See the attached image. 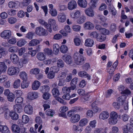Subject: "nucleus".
Returning <instances> with one entry per match:
<instances>
[{
    "instance_id": "nucleus-27",
    "label": "nucleus",
    "mask_w": 133,
    "mask_h": 133,
    "mask_svg": "<svg viewBox=\"0 0 133 133\" xmlns=\"http://www.w3.org/2000/svg\"><path fill=\"white\" fill-rule=\"evenodd\" d=\"M14 109L15 112H17L19 113L22 112L23 110L21 105L17 104H16L14 105Z\"/></svg>"
},
{
    "instance_id": "nucleus-40",
    "label": "nucleus",
    "mask_w": 133,
    "mask_h": 133,
    "mask_svg": "<svg viewBox=\"0 0 133 133\" xmlns=\"http://www.w3.org/2000/svg\"><path fill=\"white\" fill-rule=\"evenodd\" d=\"M21 81L20 79H17L14 82L13 85L15 88H17L19 87L21 84Z\"/></svg>"
},
{
    "instance_id": "nucleus-50",
    "label": "nucleus",
    "mask_w": 133,
    "mask_h": 133,
    "mask_svg": "<svg viewBox=\"0 0 133 133\" xmlns=\"http://www.w3.org/2000/svg\"><path fill=\"white\" fill-rule=\"evenodd\" d=\"M38 21L40 24L44 26L47 29L48 23L46 22H45L44 20L42 19H39Z\"/></svg>"
},
{
    "instance_id": "nucleus-18",
    "label": "nucleus",
    "mask_w": 133,
    "mask_h": 133,
    "mask_svg": "<svg viewBox=\"0 0 133 133\" xmlns=\"http://www.w3.org/2000/svg\"><path fill=\"white\" fill-rule=\"evenodd\" d=\"M97 103V102L95 101L92 103L91 105L92 110L95 113L101 111V109L98 107L96 106Z\"/></svg>"
},
{
    "instance_id": "nucleus-60",
    "label": "nucleus",
    "mask_w": 133,
    "mask_h": 133,
    "mask_svg": "<svg viewBox=\"0 0 133 133\" xmlns=\"http://www.w3.org/2000/svg\"><path fill=\"white\" fill-rule=\"evenodd\" d=\"M62 91L64 93L69 94L70 91L68 87H64L62 89Z\"/></svg>"
},
{
    "instance_id": "nucleus-37",
    "label": "nucleus",
    "mask_w": 133,
    "mask_h": 133,
    "mask_svg": "<svg viewBox=\"0 0 133 133\" xmlns=\"http://www.w3.org/2000/svg\"><path fill=\"white\" fill-rule=\"evenodd\" d=\"M80 15V11L79 10H77L74 14H71V16L72 18L76 19Z\"/></svg>"
},
{
    "instance_id": "nucleus-30",
    "label": "nucleus",
    "mask_w": 133,
    "mask_h": 133,
    "mask_svg": "<svg viewBox=\"0 0 133 133\" xmlns=\"http://www.w3.org/2000/svg\"><path fill=\"white\" fill-rule=\"evenodd\" d=\"M27 43V42L25 39L24 38L20 39L17 42V45L19 47H21L25 45Z\"/></svg>"
},
{
    "instance_id": "nucleus-34",
    "label": "nucleus",
    "mask_w": 133,
    "mask_h": 133,
    "mask_svg": "<svg viewBox=\"0 0 133 133\" xmlns=\"http://www.w3.org/2000/svg\"><path fill=\"white\" fill-rule=\"evenodd\" d=\"M0 130L3 133H9L10 132L7 127L6 126L0 125Z\"/></svg>"
},
{
    "instance_id": "nucleus-5",
    "label": "nucleus",
    "mask_w": 133,
    "mask_h": 133,
    "mask_svg": "<svg viewBox=\"0 0 133 133\" xmlns=\"http://www.w3.org/2000/svg\"><path fill=\"white\" fill-rule=\"evenodd\" d=\"M11 35V32L10 30H4L0 35L1 37L4 39H9Z\"/></svg>"
},
{
    "instance_id": "nucleus-25",
    "label": "nucleus",
    "mask_w": 133,
    "mask_h": 133,
    "mask_svg": "<svg viewBox=\"0 0 133 133\" xmlns=\"http://www.w3.org/2000/svg\"><path fill=\"white\" fill-rule=\"evenodd\" d=\"M40 83L37 81H35L32 84V88L34 90H36L38 89L40 86Z\"/></svg>"
},
{
    "instance_id": "nucleus-23",
    "label": "nucleus",
    "mask_w": 133,
    "mask_h": 133,
    "mask_svg": "<svg viewBox=\"0 0 133 133\" xmlns=\"http://www.w3.org/2000/svg\"><path fill=\"white\" fill-rule=\"evenodd\" d=\"M40 41L38 39H34L31 40L29 43V45L30 46H34L39 44Z\"/></svg>"
},
{
    "instance_id": "nucleus-53",
    "label": "nucleus",
    "mask_w": 133,
    "mask_h": 133,
    "mask_svg": "<svg viewBox=\"0 0 133 133\" xmlns=\"http://www.w3.org/2000/svg\"><path fill=\"white\" fill-rule=\"evenodd\" d=\"M98 35L99 34L96 32L93 31L90 33V36L91 38H96L97 39V38L98 36Z\"/></svg>"
},
{
    "instance_id": "nucleus-54",
    "label": "nucleus",
    "mask_w": 133,
    "mask_h": 133,
    "mask_svg": "<svg viewBox=\"0 0 133 133\" xmlns=\"http://www.w3.org/2000/svg\"><path fill=\"white\" fill-rule=\"evenodd\" d=\"M0 53L2 56H4L7 54L8 52L4 48L0 47Z\"/></svg>"
},
{
    "instance_id": "nucleus-62",
    "label": "nucleus",
    "mask_w": 133,
    "mask_h": 133,
    "mask_svg": "<svg viewBox=\"0 0 133 133\" xmlns=\"http://www.w3.org/2000/svg\"><path fill=\"white\" fill-rule=\"evenodd\" d=\"M8 21L10 24H13L16 22V19L14 17H11L8 19Z\"/></svg>"
},
{
    "instance_id": "nucleus-16",
    "label": "nucleus",
    "mask_w": 133,
    "mask_h": 133,
    "mask_svg": "<svg viewBox=\"0 0 133 133\" xmlns=\"http://www.w3.org/2000/svg\"><path fill=\"white\" fill-rule=\"evenodd\" d=\"M80 119V116L76 114L72 116L70 119V121L72 123H75L78 122Z\"/></svg>"
},
{
    "instance_id": "nucleus-21",
    "label": "nucleus",
    "mask_w": 133,
    "mask_h": 133,
    "mask_svg": "<svg viewBox=\"0 0 133 133\" xmlns=\"http://www.w3.org/2000/svg\"><path fill=\"white\" fill-rule=\"evenodd\" d=\"M125 96L124 95H122L117 99V102L119 104L122 105L125 101Z\"/></svg>"
},
{
    "instance_id": "nucleus-57",
    "label": "nucleus",
    "mask_w": 133,
    "mask_h": 133,
    "mask_svg": "<svg viewBox=\"0 0 133 133\" xmlns=\"http://www.w3.org/2000/svg\"><path fill=\"white\" fill-rule=\"evenodd\" d=\"M49 13L51 14V16L53 17L56 16L57 14V12L55 9L50 10Z\"/></svg>"
},
{
    "instance_id": "nucleus-45",
    "label": "nucleus",
    "mask_w": 133,
    "mask_h": 133,
    "mask_svg": "<svg viewBox=\"0 0 133 133\" xmlns=\"http://www.w3.org/2000/svg\"><path fill=\"white\" fill-rule=\"evenodd\" d=\"M60 50L62 53H65L68 50V48L66 45H62L60 47Z\"/></svg>"
},
{
    "instance_id": "nucleus-26",
    "label": "nucleus",
    "mask_w": 133,
    "mask_h": 133,
    "mask_svg": "<svg viewBox=\"0 0 133 133\" xmlns=\"http://www.w3.org/2000/svg\"><path fill=\"white\" fill-rule=\"evenodd\" d=\"M11 128L14 133H19L20 132V130L19 127L16 124H13Z\"/></svg>"
},
{
    "instance_id": "nucleus-56",
    "label": "nucleus",
    "mask_w": 133,
    "mask_h": 133,
    "mask_svg": "<svg viewBox=\"0 0 133 133\" xmlns=\"http://www.w3.org/2000/svg\"><path fill=\"white\" fill-rule=\"evenodd\" d=\"M8 5L10 8H14L17 6V4L14 2L11 1L9 2Z\"/></svg>"
},
{
    "instance_id": "nucleus-43",
    "label": "nucleus",
    "mask_w": 133,
    "mask_h": 133,
    "mask_svg": "<svg viewBox=\"0 0 133 133\" xmlns=\"http://www.w3.org/2000/svg\"><path fill=\"white\" fill-rule=\"evenodd\" d=\"M55 113L54 110L50 109H48L45 112V114L51 117H53Z\"/></svg>"
},
{
    "instance_id": "nucleus-39",
    "label": "nucleus",
    "mask_w": 133,
    "mask_h": 133,
    "mask_svg": "<svg viewBox=\"0 0 133 133\" xmlns=\"http://www.w3.org/2000/svg\"><path fill=\"white\" fill-rule=\"evenodd\" d=\"M52 95L55 97H58L60 95L59 90L56 88H54L52 91Z\"/></svg>"
},
{
    "instance_id": "nucleus-47",
    "label": "nucleus",
    "mask_w": 133,
    "mask_h": 133,
    "mask_svg": "<svg viewBox=\"0 0 133 133\" xmlns=\"http://www.w3.org/2000/svg\"><path fill=\"white\" fill-rule=\"evenodd\" d=\"M22 121L23 123H26L29 122V118L28 116L24 115L22 116Z\"/></svg>"
},
{
    "instance_id": "nucleus-14",
    "label": "nucleus",
    "mask_w": 133,
    "mask_h": 133,
    "mask_svg": "<svg viewBox=\"0 0 133 133\" xmlns=\"http://www.w3.org/2000/svg\"><path fill=\"white\" fill-rule=\"evenodd\" d=\"M10 59L12 62L14 64H16L18 62L19 59L18 56L15 54L13 53L10 55Z\"/></svg>"
},
{
    "instance_id": "nucleus-46",
    "label": "nucleus",
    "mask_w": 133,
    "mask_h": 133,
    "mask_svg": "<svg viewBox=\"0 0 133 133\" xmlns=\"http://www.w3.org/2000/svg\"><path fill=\"white\" fill-rule=\"evenodd\" d=\"M11 111H10L8 109L5 112L4 115V116L5 118L6 119H9L10 117Z\"/></svg>"
},
{
    "instance_id": "nucleus-64",
    "label": "nucleus",
    "mask_w": 133,
    "mask_h": 133,
    "mask_svg": "<svg viewBox=\"0 0 133 133\" xmlns=\"http://www.w3.org/2000/svg\"><path fill=\"white\" fill-rule=\"evenodd\" d=\"M45 52L49 55H51L52 54V50L49 48H46L44 49Z\"/></svg>"
},
{
    "instance_id": "nucleus-15",
    "label": "nucleus",
    "mask_w": 133,
    "mask_h": 133,
    "mask_svg": "<svg viewBox=\"0 0 133 133\" xmlns=\"http://www.w3.org/2000/svg\"><path fill=\"white\" fill-rule=\"evenodd\" d=\"M57 18L58 21L61 23L64 22L66 19V16L63 13H60L57 16Z\"/></svg>"
},
{
    "instance_id": "nucleus-28",
    "label": "nucleus",
    "mask_w": 133,
    "mask_h": 133,
    "mask_svg": "<svg viewBox=\"0 0 133 133\" xmlns=\"http://www.w3.org/2000/svg\"><path fill=\"white\" fill-rule=\"evenodd\" d=\"M106 38V35L103 34H99L97 38V40L102 42L105 40Z\"/></svg>"
},
{
    "instance_id": "nucleus-42",
    "label": "nucleus",
    "mask_w": 133,
    "mask_h": 133,
    "mask_svg": "<svg viewBox=\"0 0 133 133\" xmlns=\"http://www.w3.org/2000/svg\"><path fill=\"white\" fill-rule=\"evenodd\" d=\"M131 129V128L129 127V125L124 126L123 127V133H128V131H131L130 130Z\"/></svg>"
},
{
    "instance_id": "nucleus-6",
    "label": "nucleus",
    "mask_w": 133,
    "mask_h": 133,
    "mask_svg": "<svg viewBox=\"0 0 133 133\" xmlns=\"http://www.w3.org/2000/svg\"><path fill=\"white\" fill-rule=\"evenodd\" d=\"M62 58L67 64H70L72 62V58L70 55L65 54L63 56Z\"/></svg>"
},
{
    "instance_id": "nucleus-55",
    "label": "nucleus",
    "mask_w": 133,
    "mask_h": 133,
    "mask_svg": "<svg viewBox=\"0 0 133 133\" xmlns=\"http://www.w3.org/2000/svg\"><path fill=\"white\" fill-rule=\"evenodd\" d=\"M39 72V70L38 68L32 69L31 70L30 73L31 74H35L36 75L38 74Z\"/></svg>"
},
{
    "instance_id": "nucleus-61",
    "label": "nucleus",
    "mask_w": 133,
    "mask_h": 133,
    "mask_svg": "<svg viewBox=\"0 0 133 133\" xmlns=\"http://www.w3.org/2000/svg\"><path fill=\"white\" fill-rule=\"evenodd\" d=\"M112 104L114 108L116 109H118L120 108L121 106L122 105L118 103L117 102H114Z\"/></svg>"
},
{
    "instance_id": "nucleus-8",
    "label": "nucleus",
    "mask_w": 133,
    "mask_h": 133,
    "mask_svg": "<svg viewBox=\"0 0 133 133\" xmlns=\"http://www.w3.org/2000/svg\"><path fill=\"white\" fill-rule=\"evenodd\" d=\"M48 23L47 29L49 32H51L52 30L51 26L56 24V21L55 19L50 18L48 20Z\"/></svg>"
},
{
    "instance_id": "nucleus-41",
    "label": "nucleus",
    "mask_w": 133,
    "mask_h": 133,
    "mask_svg": "<svg viewBox=\"0 0 133 133\" xmlns=\"http://www.w3.org/2000/svg\"><path fill=\"white\" fill-rule=\"evenodd\" d=\"M7 67L4 62H0V69L2 71H5L6 70Z\"/></svg>"
},
{
    "instance_id": "nucleus-44",
    "label": "nucleus",
    "mask_w": 133,
    "mask_h": 133,
    "mask_svg": "<svg viewBox=\"0 0 133 133\" xmlns=\"http://www.w3.org/2000/svg\"><path fill=\"white\" fill-rule=\"evenodd\" d=\"M18 48L17 46H13L10 47L8 49L9 51L11 52H15L18 51Z\"/></svg>"
},
{
    "instance_id": "nucleus-36",
    "label": "nucleus",
    "mask_w": 133,
    "mask_h": 133,
    "mask_svg": "<svg viewBox=\"0 0 133 133\" xmlns=\"http://www.w3.org/2000/svg\"><path fill=\"white\" fill-rule=\"evenodd\" d=\"M10 117L11 119L13 120H16L18 118V114L15 112L11 111L10 113Z\"/></svg>"
},
{
    "instance_id": "nucleus-29",
    "label": "nucleus",
    "mask_w": 133,
    "mask_h": 133,
    "mask_svg": "<svg viewBox=\"0 0 133 133\" xmlns=\"http://www.w3.org/2000/svg\"><path fill=\"white\" fill-rule=\"evenodd\" d=\"M68 71L67 70H66L62 72L58 75L57 78V79H63L65 77Z\"/></svg>"
},
{
    "instance_id": "nucleus-31",
    "label": "nucleus",
    "mask_w": 133,
    "mask_h": 133,
    "mask_svg": "<svg viewBox=\"0 0 133 133\" xmlns=\"http://www.w3.org/2000/svg\"><path fill=\"white\" fill-rule=\"evenodd\" d=\"M78 4L81 7L85 8L87 5V3L86 0H82L80 1H77Z\"/></svg>"
},
{
    "instance_id": "nucleus-33",
    "label": "nucleus",
    "mask_w": 133,
    "mask_h": 133,
    "mask_svg": "<svg viewBox=\"0 0 133 133\" xmlns=\"http://www.w3.org/2000/svg\"><path fill=\"white\" fill-rule=\"evenodd\" d=\"M53 52L55 55H57L59 51V46L58 44H55L53 45Z\"/></svg>"
},
{
    "instance_id": "nucleus-4",
    "label": "nucleus",
    "mask_w": 133,
    "mask_h": 133,
    "mask_svg": "<svg viewBox=\"0 0 133 133\" xmlns=\"http://www.w3.org/2000/svg\"><path fill=\"white\" fill-rule=\"evenodd\" d=\"M35 32L36 34L39 36H46L47 32L45 29L41 26H39L36 28Z\"/></svg>"
},
{
    "instance_id": "nucleus-17",
    "label": "nucleus",
    "mask_w": 133,
    "mask_h": 133,
    "mask_svg": "<svg viewBox=\"0 0 133 133\" xmlns=\"http://www.w3.org/2000/svg\"><path fill=\"white\" fill-rule=\"evenodd\" d=\"M36 57L39 61H42L45 60L46 56L45 54L43 52H39L37 53Z\"/></svg>"
},
{
    "instance_id": "nucleus-32",
    "label": "nucleus",
    "mask_w": 133,
    "mask_h": 133,
    "mask_svg": "<svg viewBox=\"0 0 133 133\" xmlns=\"http://www.w3.org/2000/svg\"><path fill=\"white\" fill-rule=\"evenodd\" d=\"M88 122L87 119L84 118L81 119L79 122V125L80 127H83L87 125Z\"/></svg>"
},
{
    "instance_id": "nucleus-35",
    "label": "nucleus",
    "mask_w": 133,
    "mask_h": 133,
    "mask_svg": "<svg viewBox=\"0 0 133 133\" xmlns=\"http://www.w3.org/2000/svg\"><path fill=\"white\" fill-rule=\"evenodd\" d=\"M20 77L23 80H26L27 78V74L25 71L21 72L19 74Z\"/></svg>"
},
{
    "instance_id": "nucleus-20",
    "label": "nucleus",
    "mask_w": 133,
    "mask_h": 133,
    "mask_svg": "<svg viewBox=\"0 0 133 133\" xmlns=\"http://www.w3.org/2000/svg\"><path fill=\"white\" fill-rule=\"evenodd\" d=\"M85 12L88 16L90 17H92L94 15L93 11L91 8L85 9Z\"/></svg>"
},
{
    "instance_id": "nucleus-9",
    "label": "nucleus",
    "mask_w": 133,
    "mask_h": 133,
    "mask_svg": "<svg viewBox=\"0 0 133 133\" xmlns=\"http://www.w3.org/2000/svg\"><path fill=\"white\" fill-rule=\"evenodd\" d=\"M79 76L84 78H87V79L90 80L91 79V76L87 73L84 71L79 72L78 73Z\"/></svg>"
},
{
    "instance_id": "nucleus-63",
    "label": "nucleus",
    "mask_w": 133,
    "mask_h": 133,
    "mask_svg": "<svg viewBox=\"0 0 133 133\" xmlns=\"http://www.w3.org/2000/svg\"><path fill=\"white\" fill-rule=\"evenodd\" d=\"M119 129L116 126H114L112 127L111 131L110 132L114 133H118V132Z\"/></svg>"
},
{
    "instance_id": "nucleus-10",
    "label": "nucleus",
    "mask_w": 133,
    "mask_h": 133,
    "mask_svg": "<svg viewBox=\"0 0 133 133\" xmlns=\"http://www.w3.org/2000/svg\"><path fill=\"white\" fill-rule=\"evenodd\" d=\"M38 96V94L37 92H32L28 93L27 97L30 99L33 100L37 98Z\"/></svg>"
},
{
    "instance_id": "nucleus-38",
    "label": "nucleus",
    "mask_w": 133,
    "mask_h": 133,
    "mask_svg": "<svg viewBox=\"0 0 133 133\" xmlns=\"http://www.w3.org/2000/svg\"><path fill=\"white\" fill-rule=\"evenodd\" d=\"M86 19V16L84 15H82L77 20V22L79 24H81L83 23Z\"/></svg>"
},
{
    "instance_id": "nucleus-49",
    "label": "nucleus",
    "mask_w": 133,
    "mask_h": 133,
    "mask_svg": "<svg viewBox=\"0 0 133 133\" xmlns=\"http://www.w3.org/2000/svg\"><path fill=\"white\" fill-rule=\"evenodd\" d=\"M23 101V98L21 97H18L16 99L15 102L16 103H18V105H21L22 104Z\"/></svg>"
},
{
    "instance_id": "nucleus-11",
    "label": "nucleus",
    "mask_w": 133,
    "mask_h": 133,
    "mask_svg": "<svg viewBox=\"0 0 133 133\" xmlns=\"http://www.w3.org/2000/svg\"><path fill=\"white\" fill-rule=\"evenodd\" d=\"M109 114L107 111H103L99 114V118L100 119L103 120L107 119L109 117Z\"/></svg>"
},
{
    "instance_id": "nucleus-24",
    "label": "nucleus",
    "mask_w": 133,
    "mask_h": 133,
    "mask_svg": "<svg viewBox=\"0 0 133 133\" xmlns=\"http://www.w3.org/2000/svg\"><path fill=\"white\" fill-rule=\"evenodd\" d=\"M84 28L86 29H92L94 28V25L90 22H87L84 24Z\"/></svg>"
},
{
    "instance_id": "nucleus-19",
    "label": "nucleus",
    "mask_w": 133,
    "mask_h": 133,
    "mask_svg": "<svg viewBox=\"0 0 133 133\" xmlns=\"http://www.w3.org/2000/svg\"><path fill=\"white\" fill-rule=\"evenodd\" d=\"M50 89V88L47 85H44L41 86L40 88V91L43 93L48 92Z\"/></svg>"
},
{
    "instance_id": "nucleus-52",
    "label": "nucleus",
    "mask_w": 133,
    "mask_h": 133,
    "mask_svg": "<svg viewBox=\"0 0 133 133\" xmlns=\"http://www.w3.org/2000/svg\"><path fill=\"white\" fill-rule=\"evenodd\" d=\"M55 73L52 71H50L47 75V77L50 79H51L53 78L55 76Z\"/></svg>"
},
{
    "instance_id": "nucleus-1",
    "label": "nucleus",
    "mask_w": 133,
    "mask_h": 133,
    "mask_svg": "<svg viewBox=\"0 0 133 133\" xmlns=\"http://www.w3.org/2000/svg\"><path fill=\"white\" fill-rule=\"evenodd\" d=\"M117 113L115 111L111 112L110 114V118L108 119L109 123L110 125L116 124L118 121Z\"/></svg>"
},
{
    "instance_id": "nucleus-51",
    "label": "nucleus",
    "mask_w": 133,
    "mask_h": 133,
    "mask_svg": "<svg viewBox=\"0 0 133 133\" xmlns=\"http://www.w3.org/2000/svg\"><path fill=\"white\" fill-rule=\"evenodd\" d=\"M15 98L14 95L12 93H11L7 97L8 100L11 102H13Z\"/></svg>"
},
{
    "instance_id": "nucleus-59",
    "label": "nucleus",
    "mask_w": 133,
    "mask_h": 133,
    "mask_svg": "<svg viewBox=\"0 0 133 133\" xmlns=\"http://www.w3.org/2000/svg\"><path fill=\"white\" fill-rule=\"evenodd\" d=\"M57 64L58 67L62 68L64 66V62L61 59H59L57 61Z\"/></svg>"
},
{
    "instance_id": "nucleus-58",
    "label": "nucleus",
    "mask_w": 133,
    "mask_h": 133,
    "mask_svg": "<svg viewBox=\"0 0 133 133\" xmlns=\"http://www.w3.org/2000/svg\"><path fill=\"white\" fill-rule=\"evenodd\" d=\"M109 10L111 12L112 15L115 16L117 13V11L115 9L114 7H111L109 8Z\"/></svg>"
},
{
    "instance_id": "nucleus-7",
    "label": "nucleus",
    "mask_w": 133,
    "mask_h": 133,
    "mask_svg": "<svg viewBox=\"0 0 133 133\" xmlns=\"http://www.w3.org/2000/svg\"><path fill=\"white\" fill-rule=\"evenodd\" d=\"M64 30H61L59 31V32L64 36H66L68 35V33H70L71 31L70 26L68 25H66L65 26Z\"/></svg>"
},
{
    "instance_id": "nucleus-12",
    "label": "nucleus",
    "mask_w": 133,
    "mask_h": 133,
    "mask_svg": "<svg viewBox=\"0 0 133 133\" xmlns=\"http://www.w3.org/2000/svg\"><path fill=\"white\" fill-rule=\"evenodd\" d=\"M77 4L75 1H71L69 2L68 4V8L70 10H72L76 8Z\"/></svg>"
},
{
    "instance_id": "nucleus-2",
    "label": "nucleus",
    "mask_w": 133,
    "mask_h": 133,
    "mask_svg": "<svg viewBox=\"0 0 133 133\" xmlns=\"http://www.w3.org/2000/svg\"><path fill=\"white\" fill-rule=\"evenodd\" d=\"M74 58L75 63L77 65H81L84 63V59L83 56L79 53H75Z\"/></svg>"
},
{
    "instance_id": "nucleus-13",
    "label": "nucleus",
    "mask_w": 133,
    "mask_h": 133,
    "mask_svg": "<svg viewBox=\"0 0 133 133\" xmlns=\"http://www.w3.org/2000/svg\"><path fill=\"white\" fill-rule=\"evenodd\" d=\"M25 112L29 115H31L32 113L33 109L32 106L29 104L26 105L24 109Z\"/></svg>"
},
{
    "instance_id": "nucleus-48",
    "label": "nucleus",
    "mask_w": 133,
    "mask_h": 133,
    "mask_svg": "<svg viewBox=\"0 0 133 133\" xmlns=\"http://www.w3.org/2000/svg\"><path fill=\"white\" fill-rule=\"evenodd\" d=\"M7 77L4 75L0 74V83H2L6 80Z\"/></svg>"
},
{
    "instance_id": "nucleus-3",
    "label": "nucleus",
    "mask_w": 133,
    "mask_h": 133,
    "mask_svg": "<svg viewBox=\"0 0 133 133\" xmlns=\"http://www.w3.org/2000/svg\"><path fill=\"white\" fill-rule=\"evenodd\" d=\"M19 72V68L17 67L11 66L8 70V74L10 75H13L17 74Z\"/></svg>"
},
{
    "instance_id": "nucleus-22",
    "label": "nucleus",
    "mask_w": 133,
    "mask_h": 133,
    "mask_svg": "<svg viewBox=\"0 0 133 133\" xmlns=\"http://www.w3.org/2000/svg\"><path fill=\"white\" fill-rule=\"evenodd\" d=\"M93 40L91 38L86 39L85 41V45L86 46L88 47L92 46L94 44Z\"/></svg>"
}]
</instances>
